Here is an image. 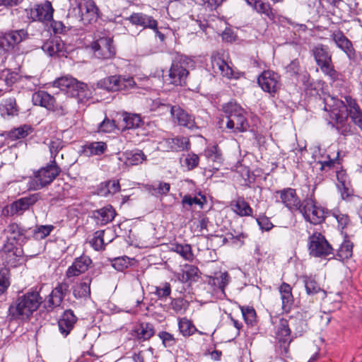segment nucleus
Masks as SVG:
<instances>
[{
  "instance_id": "f257e3e1",
  "label": "nucleus",
  "mask_w": 362,
  "mask_h": 362,
  "mask_svg": "<svg viewBox=\"0 0 362 362\" xmlns=\"http://www.w3.org/2000/svg\"><path fill=\"white\" fill-rule=\"evenodd\" d=\"M344 102L334 96L328 95L325 98V110L330 112V117L335 121L337 129L343 135L351 132L347 124L349 115L355 124L362 129V112L356 100L350 96L345 97Z\"/></svg>"
},
{
  "instance_id": "f03ea898",
  "label": "nucleus",
  "mask_w": 362,
  "mask_h": 362,
  "mask_svg": "<svg viewBox=\"0 0 362 362\" xmlns=\"http://www.w3.org/2000/svg\"><path fill=\"white\" fill-rule=\"evenodd\" d=\"M42 303V299L37 292H28L16 299L15 303L9 307V312L15 318L27 320Z\"/></svg>"
},
{
  "instance_id": "7ed1b4c3",
  "label": "nucleus",
  "mask_w": 362,
  "mask_h": 362,
  "mask_svg": "<svg viewBox=\"0 0 362 362\" xmlns=\"http://www.w3.org/2000/svg\"><path fill=\"white\" fill-rule=\"evenodd\" d=\"M226 128L234 133L244 132L249 128L245 110L236 102L230 101L223 105Z\"/></svg>"
},
{
  "instance_id": "20e7f679",
  "label": "nucleus",
  "mask_w": 362,
  "mask_h": 362,
  "mask_svg": "<svg viewBox=\"0 0 362 362\" xmlns=\"http://www.w3.org/2000/svg\"><path fill=\"white\" fill-rule=\"evenodd\" d=\"M312 53L321 71L331 80L335 81L337 78V72L332 64L328 46L318 44L313 48Z\"/></svg>"
},
{
  "instance_id": "39448f33",
  "label": "nucleus",
  "mask_w": 362,
  "mask_h": 362,
  "mask_svg": "<svg viewBox=\"0 0 362 362\" xmlns=\"http://www.w3.org/2000/svg\"><path fill=\"white\" fill-rule=\"evenodd\" d=\"M60 172L61 169L54 159L50 164L41 168L35 173L33 180V188L40 189L50 185Z\"/></svg>"
},
{
  "instance_id": "423d86ee",
  "label": "nucleus",
  "mask_w": 362,
  "mask_h": 362,
  "mask_svg": "<svg viewBox=\"0 0 362 362\" xmlns=\"http://www.w3.org/2000/svg\"><path fill=\"white\" fill-rule=\"evenodd\" d=\"M54 85L74 97H86L89 92L86 83L78 81L71 76L61 77L54 82Z\"/></svg>"
},
{
  "instance_id": "0eeeda50",
  "label": "nucleus",
  "mask_w": 362,
  "mask_h": 362,
  "mask_svg": "<svg viewBox=\"0 0 362 362\" xmlns=\"http://www.w3.org/2000/svg\"><path fill=\"white\" fill-rule=\"evenodd\" d=\"M135 81L132 77L112 76L98 81L97 87L108 91L128 90L134 87Z\"/></svg>"
},
{
  "instance_id": "6e6552de",
  "label": "nucleus",
  "mask_w": 362,
  "mask_h": 362,
  "mask_svg": "<svg viewBox=\"0 0 362 362\" xmlns=\"http://www.w3.org/2000/svg\"><path fill=\"white\" fill-rule=\"evenodd\" d=\"M308 250L310 255L314 257H326L333 254L332 246L320 233H315L309 237Z\"/></svg>"
},
{
  "instance_id": "1a4fd4ad",
  "label": "nucleus",
  "mask_w": 362,
  "mask_h": 362,
  "mask_svg": "<svg viewBox=\"0 0 362 362\" xmlns=\"http://www.w3.org/2000/svg\"><path fill=\"white\" fill-rule=\"evenodd\" d=\"M299 211L307 221L314 225L322 223L325 218L324 209L317 206L313 199L305 200Z\"/></svg>"
},
{
  "instance_id": "9d476101",
  "label": "nucleus",
  "mask_w": 362,
  "mask_h": 362,
  "mask_svg": "<svg viewBox=\"0 0 362 362\" xmlns=\"http://www.w3.org/2000/svg\"><path fill=\"white\" fill-rule=\"evenodd\" d=\"M91 48L95 57L101 59H109L115 55V49L112 45V39L103 37L93 41Z\"/></svg>"
},
{
  "instance_id": "9b49d317",
  "label": "nucleus",
  "mask_w": 362,
  "mask_h": 362,
  "mask_svg": "<svg viewBox=\"0 0 362 362\" xmlns=\"http://www.w3.org/2000/svg\"><path fill=\"white\" fill-rule=\"evenodd\" d=\"M257 83L262 89L274 96L280 89V76L278 74L270 71H264L257 78Z\"/></svg>"
},
{
  "instance_id": "f8f14e48",
  "label": "nucleus",
  "mask_w": 362,
  "mask_h": 362,
  "mask_svg": "<svg viewBox=\"0 0 362 362\" xmlns=\"http://www.w3.org/2000/svg\"><path fill=\"white\" fill-rule=\"evenodd\" d=\"M160 107L170 112L173 119L179 125L185 127L188 129H197L194 118L183 110L179 106H170V105L161 104Z\"/></svg>"
},
{
  "instance_id": "ddd939ff",
  "label": "nucleus",
  "mask_w": 362,
  "mask_h": 362,
  "mask_svg": "<svg viewBox=\"0 0 362 362\" xmlns=\"http://www.w3.org/2000/svg\"><path fill=\"white\" fill-rule=\"evenodd\" d=\"M28 33L25 29L11 30L0 35V47L8 51L27 39Z\"/></svg>"
},
{
  "instance_id": "4468645a",
  "label": "nucleus",
  "mask_w": 362,
  "mask_h": 362,
  "mask_svg": "<svg viewBox=\"0 0 362 362\" xmlns=\"http://www.w3.org/2000/svg\"><path fill=\"white\" fill-rule=\"evenodd\" d=\"M81 21L84 25L95 22L98 19V8L93 0H81L78 3Z\"/></svg>"
},
{
  "instance_id": "2eb2a0df",
  "label": "nucleus",
  "mask_w": 362,
  "mask_h": 362,
  "mask_svg": "<svg viewBox=\"0 0 362 362\" xmlns=\"http://www.w3.org/2000/svg\"><path fill=\"white\" fill-rule=\"evenodd\" d=\"M40 198V194L35 193L13 202L9 207L11 215H22L25 211L28 210L30 206L34 205Z\"/></svg>"
},
{
  "instance_id": "dca6fc26",
  "label": "nucleus",
  "mask_w": 362,
  "mask_h": 362,
  "mask_svg": "<svg viewBox=\"0 0 362 362\" xmlns=\"http://www.w3.org/2000/svg\"><path fill=\"white\" fill-rule=\"evenodd\" d=\"M211 66L214 73L220 74L227 78H231L233 71L226 61L223 54L214 52L211 58Z\"/></svg>"
},
{
  "instance_id": "f3484780",
  "label": "nucleus",
  "mask_w": 362,
  "mask_h": 362,
  "mask_svg": "<svg viewBox=\"0 0 362 362\" xmlns=\"http://www.w3.org/2000/svg\"><path fill=\"white\" fill-rule=\"evenodd\" d=\"M211 66L214 73L220 74L227 78H231L233 71L226 61L223 54L214 52L211 58Z\"/></svg>"
},
{
  "instance_id": "a211bd4d",
  "label": "nucleus",
  "mask_w": 362,
  "mask_h": 362,
  "mask_svg": "<svg viewBox=\"0 0 362 362\" xmlns=\"http://www.w3.org/2000/svg\"><path fill=\"white\" fill-rule=\"evenodd\" d=\"M211 66L214 73L220 74L227 78H231L233 71L226 61L223 54L214 52L211 58Z\"/></svg>"
},
{
  "instance_id": "6ab92c4d",
  "label": "nucleus",
  "mask_w": 362,
  "mask_h": 362,
  "mask_svg": "<svg viewBox=\"0 0 362 362\" xmlns=\"http://www.w3.org/2000/svg\"><path fill=\"white\" fill-rule=\"evenodd\" d=\"M188 74L189 71L180 62H174L169 70V83L175 86H184L186 83Z\"/></svg>"
},
{
  "instance_id": "aec40b11",
  "label": "nucleus",
  "mask_w": 362,
  "mask_h": 362,
  "mask_svg": "<svg viewBox=\"0 0 362 362\" xmlns=\"http://www.w3.org/2000/svg\"><path fill=\"white\" fill-rule=\"evenodd\" d=\"M2 252L5 254L4 258L8 265L11 267H16L20 263L23 257V251L21 248H18L14 245V243H8L4 244Z\"/></svg>"
},
{
  "instance_id": "412c9836",
  "label": "nucleus",
  "mask_w": 362,
  "mask_h": 362,
  "mask_svg": "<svg viewBox=\"0 0 362 362\" xmlns=\"http://www.w3.org/2000/svg\"><path fill=\"white\" fill-rule=\"evenodd\" d=\"M32 101L35 105L44 107L49 110L54 112L59 110L55 98L46 91L40 90L34 93L32 95Z\"/></svg>"
},
{
  "instance_id": "4be33fe9",
  "label": "nucleus",
  "mask_w": 362,
  "mask_h": 362,
  "mask_svg": "<svg viewBox=\"0 0 362 362\" xmlns=\"http://www.w3.org/2000/svg\"><path fill=\"white\" fill-rule=\"evenodd\" d=\"M280 194L281 202L291 211H299L302 206L300 200L296 191L291 188H287L277 192Z\"/></svg>"
},
{
  "instance_id": "5701e85b",
  "label": "nucleus",
  "mask_w": 362,
  "mask_h": 362,
  "mask_svg": "<svg viewBox=\"0 0 362 362\" xmlns=\"http://www.w3.org/2000/svg\"><path fill=\"white\" fill-rule=\"evenodd\" d=\"M54 8L52 4L49 1H46L44 4L37 5L31 10L32 18L35 21L42 22H49L53 19Z\"/></svg>"
},
{
  "instance_id": "b1692460",
  "label": "nucleus",
  "mask_w": 362,
  "mask_h": 362,
  "mask_svg": "<svg viewBox=\"0 0 362 362\" xmlns=\"http://www.w3.org/2000/svg\"><path fill=\"white\" fill-rule=\"evenodd\" d=\"M332 40L336 45L346 53L349 59L355 57V50L351 42L344 35L341 30H336L331 35Z\"/></svg>"
},
{
  "instance_id": "393cba45",
  "label": "nucleus",
  "mask_w": 362,
  "mask_h": 362,
  "mask_svg": "<svg viewBox=\"0 0 362 362\" xmlns=\"http://www.w3.org/2000/svg\"><path fill=\"white\" fill-rule=\"evenodd\" d=\"M128 20L133 25L142 26L144 28H151L155 30L156 33H160L158 30L157 21L151 16L142 13H134L128 18Z\"/></svg>"
},
{
  "instance_id": "a878e982",
  "label": "nucleus",
  "mask_w": 362,
  "mask_h": 362,
  "mask_svg": "<svg viewBox=\"0 0 362 362\" xmlns=\"http://www.w3.org/2000/svg\"><path fill=\"white\" fill-rule=\"evenodd\" d=\"M91 259L88 256H81L76 258L73 264L68 268L66 275L68 278L77 276L88 269Z\"/></svg>"
},
{
  "instance_id": "bb28decb",
  "label": "nucleus",
  "mask_w": 362,
  "mask_h": 362,
  "mask_svg": "<svg viewBox=\"0 0 362 362\" xmlns=\"http://www.w3.org/2000/svg\"><path fill=\"white\" fill-rule=\"evenodd\" d=\"M77 317L71 310H65L58 321L59 332L62 335L66 337L74 328Z\"/></svg>"
},
{
  "instance_id": "cd10ccee",
  "label": "nucleus",
  "mask_w": 362,
  "mask_h": 362,
  "mask_svg": "<svg viewBox=\"0 0 362 362\" xmlns=\"http://www.w3.org/2000/svg\"><path fill=\"white\" fill-rule=\"evenodd\" d=\"M279 291L281 296L282 310L285 313H288L294 302L292 288L288 284L284 282L279 286Z\"/></svg>"
},
{
  "instance_id": "c85d7f7f",
  "label": "nucleus",
  "mask_w": 362,
  "mask_h": 362,
  "mask_svg": "<svg viewBox=\"0 0 362 362\" xmlns=\"http://www.w3.org/2000/svg\"><path fill=\"white\" fill-rule=\"evenodd\" d=\"M115 214V211L112 206L107 205L102 209L95 211L93 216L95 219L97 224L105 226L114 219Z\"/></svg>"
},
{
  "instance_id": "c756f323",
  "label": "nucleus",
  "mask_w": 362,
  "mask_h": 362,
  "mask_svg": "<svg viewBox=\"0 0 362 362\" xmlns=\"http://www.w3.org/2000/svg\"><path fill=\"white\" fill-rule=\"evenodd\" d=\"M66 283L59 284L49 296L47 304L49 308L59 306L63 300L64 293L68 289Z\"/></svg>"
},
{
  "instance_id": "7c9ffc66",
  "label": "nucleus",
  "mask_w": 362,
  "mask_h": 362,
  "mask_svg": "<svg viewBox=\"0 0 362 362\" xmlns=\"http://www.w3.org/2000/svg\"><path fill=\"white\" fill-rule=\"evenodd\" d=\"M64 44L60 38L53 37L44 42L42 49L49 56L60 54L64 52Z\"/></svg>"
},
{
  "instance_id": "2f4dec72",
  "label": "nucleus",
  "mask_w": 362,
  "mask_h": 362,
  "mask_svg": "<svg viewBox=\"0 0 362 362\" xmlns=\"http://www.w3.org/2000/svg\"><path fill=\"white\" fill-rule=\"evenodd\" d=\"M201 272L198 267L185 264L181 272L178 273V279L182 282L197 281L200 277Z\"/></svg>"
},
{
  "instance_id": "473e14b6",
  "label": "nucleus",
  "mask_w": 362,
  "mask_h": 362,
  "mask_svg": "<svg viewBox=\"0 0 362 362\" xmlns=\"http://www.w3.org/2000/svg\"><path fill=\"white\" fill-rule=\"evenodd\" d=\"M231 210L240 216H250L252 214V209L243 197L233 200L230 204Z\"/></svg>"
},
{
  "instance_id": "72a5a7b5",
  "label": "nucleus",
  "mask_w": 362,
  "mask_h": 362,
  "mask_svg": "<svg viewBox=\"0 0 362 362\" xmlns=\"http://www.w3.org/2000/svg\"><path fill=\"white\" fill-rule=\"evenodd\" d=\"M168 148L173 151H182L190 148L189 140L187 137L177 136L165 140Z\"/></svg>"
},
{
  "instance_id": "f704fd0d",
  "label": "nucleus",
  "mask_w": 362,
  "mask_h": 362,
  "mask_svg": "<svg viewBox=\"0 0 362 362\" xmlns=\"http://www.w3.org/2000/svg\"><path fill=\"white\" fill-rule=\"evenodd\" d=\"M120 191L118 180H112L101 182L98 187V194L103 197L115 194Z\"/></svg>"
},
{
  "instance_id": "c9c22d12",
  "label": "nucleus",
  "mask_w": 362,
  "mask_h": 362,
  "mask_svg": "<svg viewBox=\"0 0 362 362\" xmlns=\"http://www.w3.org/2000/svg\"><path fill=\"white\" fill-rule=\"evenodd\" d=\"M82 152L86 156L103 154L107 149V144L103 141L90 142L83 146Z\"/></svg>"
},
{
  "instance_id": "e433bc0d",
  "label": "nucleus",
  "mask_w": 362,
  "mask_h": 362,
  "mask_svg": "<svg viewBox=\"0 0 362 362\" xmlns=\"http://www.w3.org/2000/svg\"><path fill=\"white\" fill-rule=\"evenodd\" d=\"M247 3L252 6L257 12L264 14L271 20L274 19L275 14L269 3L264 2L262 0H251V1L247 0Z\"/></svg>"
},
{
  "instance_id": "4c0bfd02",
  "label": "nucleus",
  "mask_w": 362,
  "mask_h": 362,
  "mask_svg": "<svg viewBox=\"0 0 362 362\" xmlns=\"http://www.w3.org/2000/svg\"><path fill=\"white\" fill-rule=\"evenodd\" d=\"M230 281V277L227 272H216L214 276H209V283L218 286L223 293Z\"/></svg>"
},
{
  "instance_id": "58836bf2",
  "label": "nucleus",
  "mask_w": 362,
  "mask_h": 362,
  "mask_svg": "<svg viewBox=\"0 0 362 362\" xmlns=\"http://www.w3.org/2000/svg\"><path fill=\"white\" fill-rule=\"evenodd\" d=\"M25 230L21 228L17 223H13L9 224L6 228L4 230V233L6 235L8 240L7 242L10 243V240L16 241L24 235Z\"/></svg>"
},
{
  "instance_id": "ea45409f",
  "label": "nucleus",
  "mask_w": 362,
  "mask_h": 362,
  "mask_svg": "<svg viewBox=\"0 0 362 362\" xmlns=\"http://www.w3.org/2000/svg\"><path fill=\"white\" fill-rule=\"evenodd\" d=\"M124 155L125 156L124 163L129 165H139L146 160V156L141 150L127 151Z\"/></svg>"
},
{
  "instance_id": "a19ab883",
  "label": "nucleus",
  "mask_w": 362,
  "mask_h": 362,
  "mask_svg": "<svg viewBox=\"0 0 362 362\" xmlns=\"http://www.w3.org/2000/svg\"><path fill=\"white\" fill-rule=\"evenodd\" d=\"M91 279L90 277H85L82 281L77 284L74 288V295L76 298H86L90 296V285Z\"/></svg>"
},
{
  "instance_id": "79ce46f5",
  "label": "nucleus",
  "mask_w": 362,
  "mask_h": 362,
  "mask_svg": "<svg viewBox=\"0 0 362 362\" xmlns=\"http://www.w3.org/2000/svg\"><path fill=\"white\" fill-rule=\"evenodd\" d=\"M303 279L308 295L313 296L322 292L323 297L325 296V292L320 288V285L313 277L305 276L303 277Z\"/></svg>"
},
{
  "instance_id": "37998d69",
  "label": "nucleus",
  "mask_w": 362,
  "mask_h": 362,
  "mask_svg": "<svg viewBox=\"0 0 362 362\" xmlns=\"http://www.w3.org/2000/svg\"><path fill=\"white\" fill-rule=\"evenodd\" d=\"M18 78V74L16 72L11 71L9 69L0 70V79L4 81L6 88H0V92L9 91L8 88L11 86Z\"/></svg>"
},
{
  "instance_id": "c03bdc74",
  "label": "nucleus",
  "mask_w": 362,
  "mask_h": 362,
  "mask_svg": "<svg viewBox=\"0 0 362 362\" xmlns=\"http://www.w3.org/2000/svg\"><path fill=\"white\" fill-rule=\"evenodd\" d=\"M1 112L3 115L13 116L18 114V109L15 98H8L4 100L1 105Z\"/></svg>"
},
{
  "instance_id": "a18cd8bd",
  "label": "nucleus",
  "mask_w": 362,
  "mask_h": 362,
  "mask_svg": "<svg viewBox=\"0 0 362 362\" xmlns=\"http://www.w3.org/2000/svg\"><path fill=\"white\" fill-rule=\"evenodd\" d=\"M122 121L124 123L125 129L138 128L141 123V119L139 115L127 112L123 113Z\"/></svg>"
},
{
  "instance_id": "49530a36",
  "label": "nucleus",
  "mask_w": 362,
  "mask_h": 362,
  "mask_svg": "<svg viewBox=\"0 0 362 362\" xmlns=\"http://www.w3.org/2000/svg\"><path fill=\"white\" fill-rule=\"evenodd\" d=\"M170 249L172 251L179 254L186 260H192L193 259L192 248L191 246L188 244H172Z\"/></svg>"
},
{
  "instance_id": "de8ad7c7",
  "label": "nucleus",
  "mask_w": 362,
  "mask_h": 362,
  "mask_svg": "<svg viewBox=\"0 0 362 362\" xmlns=\"http://www.w3.org/2000/svg\"><path fill=\"white\" fill-rule=\"evenodd\" d=\"M137 337L144 341L149 339L154 334V328L150 323H141L136 330Z\"/></svg>"
},
{
  "instance_id": "09e8293b",
  "label": "nucleus",
  "mask_w": 362,
  "mask_h": 362,
  "mask_svg": "<svg viewBox=\"0 0 362 362\" xmlns=\"http://www.w3.org/2000/svg\"><path fill=\"white\" fill-rule=\"evenodd\" d=\"M205 156L211 161L221 163L223 160L222 153L217 145L208 147L204 151Z\"/></svg>"
},
{
  "instance_id": "8fccbe9b",
  "label": "nucleus",
  "mask_w": 362,
  "mask_h": 362,
  "mask_svg": "<svg viewBox=\"0 0 362 362\" xmlns=\"http://www.w3.org/2000/svg\"><path fill=\"white\" fill-rule=\"evenodd\" d=\"M180 332L185 337L192 335L197 329L191 321L187 318H181L178 322Z\"/></svg>"
},
{
  "instance_id": "3c124183",
  "label": "nucleus",
  "mask_w": 362,
  "mask_h": 362,
  "mask_svg": "<svg viewBox=\"0 0 362 362\" xmlns=\"http://www.w3.org/2000/svg\"><path fill=\"white\" fill-rule=\"evenodd\" d=\"M199 163V156L194 153H189L184 156V159L182 161V165L186 168L187 170H192L198 166Z\"/></svg>"
},
{
  "instance_id": "603ef678",
  "label": "nucleus",
  "mask_w": 362,
  "mask_h": 362,
  "mask_svg": "<svg viewBox=\"0 0 362 362\" xmlns=\"http://www.w3.org/2000/svg\"><path fill=\"white\" fill-rule=\"evenodd\" d=\"M353 245L349 241H344L337 250V257L341 261L347 259L352 256Z\"/></svg>"
},
{
  "instance_id": "864d4df0",
  "label": "nucleus",
  "mask_w": 362,
  "mask_h": 362,
  "mask_svg": "<svg viewBox=\"0 0 362 362\" xmlns=\"http://www.w3.org/2000/svg\"><path fill=\"white\" fill-rule=\"evenodd\" d=\"M182 204L189 206H198L199 209H202L204 204L206 203V198L202 196L200 198L192 197L190 195H185L182 199Z\"/></svg>"
},
{
  "instance_id": "5fc2aeb1",
  "label": "nucleus",
  "mask_w": 362,
  "mask_h": 362,
  "mask_svg": "<svg viewBox=\"0 0 362 362\" xmlns=\"http://www.w3.org/2000/svg\"><path fill=\"white\" fill-rule=\"evenodd\" d=\"M170 189L169 183L160 182L150 187V190L153 195H166Z\"/></svg>"
},
{
  "instance_id": "6e6d98bb",
  "label": "nucleus",
  "mask_w": 362,
  "mask_h": 362,
  "mask_svg": "<svg viewBox=\"0 0 362 362\" xmlns=\"http://www.w3.org/2000/svg\"><path fill=\"white\" fill-rule=\"evenodd\" d=\"M52 225H45L37 226L33 232V236L36 240H42L47 237L53 230Z\"/></svg>"
},
{
  "instance_id": "4d7b16f0",
  "label": "nucleus",
  "mask_w": 362,
  "mask_h": 362,
  "mask_svg": "<svg viewBox=\"0 0 362 362\" xmlns=\"http://www.w3.org/2000/svg\"><path fill=\"white\" fill-rule=\"evenodd\" d=\"M131 265V259L124 256L115 258L112 261V266L119 272H123Z\"/></svg>"
},
{
  "instance_id": "13d9d810",
  "label": "nucleus",
  "mask_w": 362,
  "mask_h": 362,
  "mask_svg": "<svg viewBox=\"0 0 362 362\" xmlns=\"http://www.w3.org/2000/svg\"><path fill=\"white\" fill-rule=\"evenodd\" d=\"M104 230H98L94 233L91 244L95 250H100L104 248Z\"/></svg>"
},
{
  "instance_id": "bf43d9fd",
  "label": "nucleus",
  "mask_w": 362,
  "mask_h": 362,
  "mask_svg": "<svg viewBox=\"0 0 362 362\" xmlns=\"http://www.w3.org/2000/svg\"><path fill=\"white\" fill-rule=\"evenodd\" d=\"M29 130L30 128L27 126L18 127L9 132V137L12 139L25 138L28 134Z\"/></svg>"
},
{
  "instance_id": "052dcab7",
  "label": "nucleus",
  "mask_w": 362,
  "mask_h": 362,
  "mask_svg": "<svg viewBox=\"0 0 362 362\" xmlns=\"http://www.w3.org/2000/svg\"><path fill=\"white\" fill-rule=\"evenodd\" d=\"M158 337L162 340L165 347H172L176 343L175 338L169 332H161L158 334Z\"/></svg>"
},
{
  "instance_id": "680f3d73",
  "label": "nucleus",
  "mask_w": 362,
  "mask_h": 362,
  "mask_svg": "<svg viewBox=\"0 0 362 362\" xmlns=\"http://www.w3.org/2000/svg\"><path fill=\"white\" fill-rule=\"evenodd\" d=\"M10 285L8 272L6 269L0 271V295L4 293Z\"/></svg>"
},
{
  "instance_id": "e2e57ef3",
  "label": "nucleus",
  "mask_w": 362,
  "mask_h": 362,
  "mask_svg": "<svg viewBox=\"0 0 362 362\" xmlns=\"http://www.w3.org/2000/svg\"><path fill=\"white\" fill-rule=\"evenodd\" d=\"M116 125L114 120L105 118L99 125V131L106 133L112 132L115 130Z\"/></svg>"
},
{
  "instance_id": "0e129e2a",
  "label": "nucleus",
  "mask_w": 362,
  "mask_h": 362,
  "mask_svg": "<svg viewBox=\"0 0 362 362\" xmlns=\"http://www.w3.org/2000/svg\"><path fill=\"white\" fill-rule=\"evenodd\" d=\"M243 316L247 324L252 325L255 321L256 313L252 308H245L242 309Z\"/></svg>"
},
{
  "instance_id": "69168bd1",
  "label": "nucleus",
  "mask_w": 362,
  "mask_h": 362,
  "mask_svg": "<svg viewBox=\"0 0 362 362\" xmlns=\"http://www.w3.org/2000/svg\"><path fill=\"white\" fill-rule=\"evenodd\" d=\"M171 292L170 284L169 283H165L163 286H156L155 288V294L158 298H164L170 296Z\"/></svg>"
},
{
  "instance_id": "338daca9",
  "label": "nucleus",
  "mask_w": 362,
  "mask_h": 362,
  "mask_svg": "<svg viewBox=\"0 0 362 362\" xmlns=\"http://www.w3.org/2000/svg\"><path fill=\"white\" fill-rule=\"evenodd\" d=\"M290 329L288 327V322L286 320L281 319L279 322V325L277 328V334L281 337H286L290 334Z\"/></svg>"
},
{
  "instance_id": "774afa93",
  "label": "nucleus",
  "mask_w": 362,
  "mask_h": 362,
  "mask_svg": "<svg viewBox=\"0 0 362 362\" xmlns=\"http://www.w3.org/2000/svg\"><path fill=\"white\" fill-rule=\"evenodd\" d=\"M49 147L52 157H53V160H55L57 153L63 147L62 141L59 139H52L49 143Z\"/></svg>"
}]
</instances>
